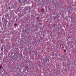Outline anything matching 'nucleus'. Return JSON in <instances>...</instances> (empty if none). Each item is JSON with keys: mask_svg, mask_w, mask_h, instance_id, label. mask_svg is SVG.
Segmentation results:
<instances>
[{"mask_svg": "<svg viewBox=\"0 0 76 76\" xmlns=\"http://www.w3.org/2000/svg\"><path fill=\"white\" fill-rule=\"evenodd\" d=\"M8 22V21H7V20H5L4 21V25H7V23Z\"/></svg>", "mask_w": 76, "mask_h": 76, "instance_id": "obj_1", "label": "nucleus"}, {"mask_svg": "<svg viewBox=\"0 0 76 76\" xmlns=\"http://www.w3.org/2000/svg\"><path fill=\"white\" fill-rule=\"evenodd\" d=\"M27 0H24L23 1V3L24 4H25L26 1H27Z\"/></svg>", "mask_w": 76, "mask_h": 76, "instance_id": "obj_2", "label": "nucleus"}, {"mask_svg": "<svg viewBox=\"0 0 76 76\" xmlns=\"http://www.w3.org/2000/svg\"><path fill=\"white\" fill-rule=\"evenodd\" d=\"M41 11L42 12H44V9H43V8L41 10Z\"/></svg>", "mask_w": 76, "mask_h": 76, "instance_id": "obj_3", "label": "nucleus"}, {"mask_svg": "<svg viewBox=\"0 0 76 76\" xmlns=\"http://www.w3.org/2000/svg\"><path fill=\"white\" fill-rule=\"evenodd\" d=\"M29 30H28V31L26 32V33H27V34H29Z\"/></svg>", "mask_w": 76, "mask_h": 76, "instance_id": "obj_4", "label": "nucleus"}, {"mask_svg": "<svg viewBox=\"0 0 76 76\" xmlns=\"http://www.w3.org/2000/svg\"><path fill=\"white\" fill-rule=\"evenodd\" d=\"M68 13H70L71 12H70V11H68Z\"/></svg>", "mask_w": 76, "mask_h": 76, "instance_id": "obj_5", "label": "nucleus"}, {"mask_svg": "<svg viewBox=\"0 0 76 76\" xmlns=\"http://www.w3.org/2000/svg\"><path fill=\"white\" fill-rule=\"evenodd\" d=\"M54 20H55V19H56V16L55 17H54Z\"/></svg>", "mask_w": 76, "mask_h": 76, "instance_id": "obj_6", "label": "nucleus"}, {"mask_svg": "<svg viewBox=\"0 0 76 76\" xmlns=\"http://www.w3.org/2000/svg\"><path fill=\"white\" fill-rule=\"evenodd\" d=\"M1 67H2V66H0V69H1Z\"/></svg>", "mask_w": 76, "mask_h": 76, "instance_id": "obj_7", "label": "nucleus"}, {"mask_svg": "<svg viewBox=\"0 0 76 76\" xmlns=\"http://www.w3.org/2000/svg\"><path fill=\"white\" fill-rule=\"evenodd\" d=\"M14 25L15 26H16L17 25L16 24H15Z\"/></svg>", "mask_w": 76, "mask_h": 76, "instance_id": "obj_8", "label": "nucleus"}, {"mask_svg": "<svg viewBox=\"0 0 76 76\" xmlns=\"http://www.w3.org/2000/svg\"><path fill=\"white\" fill-rule=\"evenodd\" d=\"M64 52H66V50H64Z\"/></svg>", "mask_w": 76, "mask_h": 76, "instance_id": "obj_9", "label": "nucleus"}, {"mask_svg": "<svg viewBox=\"0 0 76 76\" xmlns=\"http://www.w3.org/2000/svg\"><path fill=\"white\" fill-rule=\"evenodd\" d=\"M52 1V2H53V1H54V0H50L51 1Z\"/></svg>", "mask_w": 76, "mask_h": 76, "instance_id": "obj_10", "label": "nucleus"}, {"mask_svg": "<svg viewBox=\"0 0 76 76\" xmlns=\"http://www.w3.org/2000/svg\"><path fill=\"white\" fill-rule=\"evenodd\" d=\"M64 48V46L62 48Z\"/></svg>", "mask_w": 76, "mask_h": 76, "instance_id": "obj_11", "label": "nucleus"}, {"mask_svg": "<svg viewBox=\"0 0 76 76\" xmlns=\"http://www.w3.org/2000/svg\"><path fill=\"white\" fill-rule=\"evenodd\" d=\"M61 45H60V47H61Z\"/></svg>", "mask_w": 76, "mask_h": 76, "instance_id": "obj_12", "label": "nucleus"}, {"mask_svg": "<svg viewBox=\"0 0 76 76\" xmlns=\"http://www.w3.org/2000/svg\"><path fill=\"white\" fill-rule=\"evenodd\" d=\"M20 0H19V1H19V2H20Z\"/></svg>", "mask_w": 76, "mask_h": 76, "instance_id": "obj_13", "label": "nucleus"}, {"mask_svg": "<svg viewBox=\"0 0 76 76\" xmlns=\"http://www.w3.org/2000/svg\"><path fill=\"white\" fill-rule=\"evenodd\" d=\"M16 21H17V20H18L16 19Z\"/></svg>", "mask_w": 76, "mask_h": 76, "instance_id": "obj_14", "label": "nucleus"}, {"mask_svg": "<svg viewBox=\"0 0 76 76\" xmlns=\"http://www.w3.org/2000/svg\"><path fill=\"white\" fill-rule=\"evenodd\" d=\"M10 7H9V8H10Z\"/></svg>", "mask_w": 76, "mask_h": 76, "instance_id": "obj_15", "label": "nucleus"}]
</instances>
